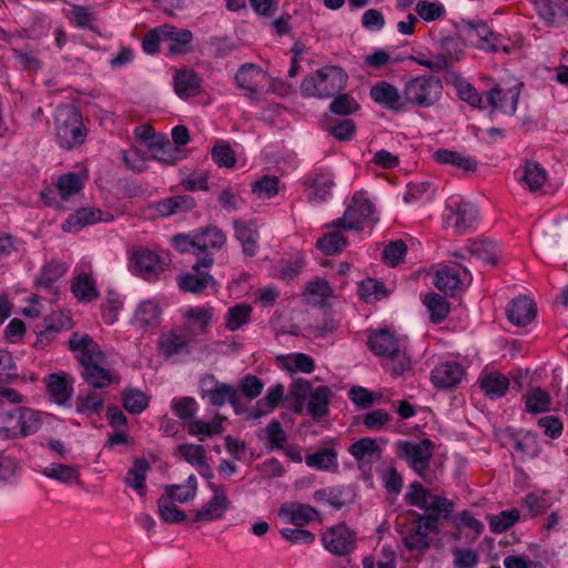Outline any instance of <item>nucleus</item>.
Returning a JSON list of instances; mask_svg holds the SVG:
<instances>
[{
    "label": "nucleus",
    "instance_id": "obj_1",
    "mask_svg": "<svg viewBox=\"0 0 568 568\" xmlns=\"http://www.w3.org/2000/svg\"><path fill=\"white\" fill-rule=\"evenodd\" d=\"M68 347L80 365L81 378L91 388L102 389L120 383V376L109 367L106 354L89 334L72 333Z\"/></svg>",
    "mask_w": 568,
    "mask_h": 568
},
{
    "label": "nucleus",
    "instance_id": "obj_2",
    "mask_svg": "<svg viewBox=\"0 0 568 568\" xmlns=\"http://www.w3.org/2000/svg\"><path fill=\"white\" fill-rule=\"evenodd\" d=\"M434 521L432 516H419L415 510H408L396 519L395 530L407 550L425 552L430 547L429 534L437 532L430 526Z\"/></svg>",
    "mask_w": 568,
    "mask_h": 568
},
{
    "label": "nucleus",
    "instance_id": "obj_3",
    "mask_svg": "<svg viewBox=\"0 0 568 568\" xmlns=\"http://www.w3.org/2000/svg\"><path fill=\"white\" fill-rule=\"evenodd\" d=\"M55 141L61 149L72 150L84 143L88 130L80 110L72 104L59 105L54 114Z\"/></svg>",
    "mask_w": 568,
    "mask_h": 568
},
{
    "label": "nucleus",
    "instance_id": "obj_4",
    "mask_svg": "<svg viewBox=\"0 0 568 568\" xmlns=\"http://www.w3.org/2000/svg\"><path fill=\"white\" fill-rule=\"evenodd\" d=\"M347 82L348 74L343 68L325 65L303 79L301 92L304 97L326 99L343 91Z\"/></svg>",
    "mask_w": 568,
    "mask_h": 568
},
{
    "label": "nucleus",
    "instance_id": "obj_5",
    "mask_svg": "<svg viewBox=\"0 0 568 568\" xmlns=\"http://www.w3.org/2000/svg\"><path fill=\"white\" fill-rule=\"evenodd\" d=\"M443 83L438 77L418 75L407 81L403 89L405 106L408 104L427 109L439 101Z\"/></svg>",
    "mask_w": 568,
    "mask_h": 568
},
{
    "label": "nucleus",
    "instance_id": "obj_6",
    "mask_svg": "<svg viewBox=\"0 0 568 568\" xmlns=\"http://www.w3.org/2000/svg\"><path fill=\"white\" fill-rule=\"evenodd\" d=\"M398 454L409 467L426 483L433 484L434 475L429 471V464L435 450V443L424 438L417 443L410 440L398 442Z\"/></svg>",
    "mask_w": 568,
    "mask_h": 568
},
{
    "label": "nucleus",
    "instance_id": "obj_7",
    "mask_svg": "<svg viewBox=\"0 0 568 568\" xmlns=\"http://www.w3.org/2000/svg\"><path fill=\"white\" fill-rule=\"evenodd\" d=\"M477 219L478 210L473 203L459 195L447 199L443 216L447 229H453L456 234H464L475 226Z\"/></svg>",
    "mask_w": 568,
    "mask_h": 568
},
{
    "label": "nucleus",
    "instance_id": "obj_8",
    "mask_svg": "<svg viewBox=\"0 0 568 568\" xmlns=\"http://www.w3.org/2000/svg\"><path fill=\"white\" fill-rule=\"evenodd\" d=\"M307 200L313 203L328 201L335 186V174L326 166H315L303 178Z\"/></svg>",
    "mask_w": 568,
    "mask_h": 568
},
{
    "label": "nucleus",
    "instance_id": "obj_9",
    "mask_svg": "<svg viewBox=\"0 0 568 568\" xmlns=\"http://www.w3.org/2000/svg\"><path fill=\"white\" fill-rule=\"evenodd\" d=\"M374 213L373 203L365 196L364 192H355L344 215L332 222L333 227L359 231L365 222L369 221Z\"/></svg>",
    "mask_w": 568,
    "mask_h": 568
},
{
    "label": "nucleus",
    "instance_id": "obj_10",
    "mask_svg": "<svg viewBox=\"0 0 568 568\" xmlns=\"http://www.w3.org/2000/svg\"><path fill=\"white\" fill-rule=\"evenodd\" d=\"M462 34L477 49L496 53L500 50L509 52L506 45L501 47L499 37L483 20L463 21Z\"/></svg>",
    "mask_w": 568,
    "mask_h": 568
},
{
    "label": "nucleus",
    "instance_id": "obj_11",
    "mask_svg": "<svg viewBox=\"0 0 568 568\" xmlns=\"http://www.w3.org/2000/svg\"><path fill=\"white\" fill-rule=\"evenodd\" d=\"M200 386L202 396L207 397L212 406L222 407L226 403H230L235 413H240L241 399L234 386L219 382L214 375L202 377Z\"/></svg>",
    "mask_w": 568,
    "mask_h": 568
},
{
    "label": "nucleus",
    "instance_id": "obj_12",
    "mask_svg": "<svg viewBox=\"0 0 568 568\" xmlns=\"http://www.w3.org/2000/svg\"><path fill=\"white\" fill-rule=\"evenodd\" d=\"M524 83H517L509 88H504L496 83L486 92V105L490 108V112H500L506 115H515Z\"/></svg>",
    "mask_w": 568,
    "mask_h": 568
},
{
    "label": "nucleus",
    "instance_id": "obj_13",
    "mask_svg": "<svg viewBox=\"0 0 568 568\" xmlns=\"http://www.w3.org/2000/svg\"><path fill=\"white\" fill-rule=\"evenodd\" d=\"M213 257L211 254L197 257V261L193 265L195 273H184L178 277V286L181 291L201 294L209 285H215L214 277L209 272L200 271L201 267H210L213 265Z\"/></svg>",
    "mask_w": 568,
    "mask_h": 568
},
{
    "label": "nucleus",
    "instance_id": "obj_14",
    "mask_svg": "<svg viewBox=\"0 0 568 568\" xmlns=\"http://www.w3.org/2000/svg\"><path fill=\"white\" fill-rule=\"evenodd\" d=\"M322 542L329 552L347 556L356 547V534L345 523H339L323 532Z\"/></svg>",
    "mask_w": 568,
    "mask_h": 568
},
{
    "label": "nucleus",
    "instance_id": "obj_15",
    "mask_svg": "<svg viewBox=\"0 0 568 568\" xmlns=\"http://www.w3.org/2000/svg\"><path fill=\"white\" fill-rule=\"evenodd\" d=\"M371 99L382 105L384 109L393 112H403L406 110L404 94L387 81H378L369 90Z\"/></svg>",
    "mask_w": 568,
    "mask_h": 568
},
{
    "label": "nucleus",
    "instance_id": "obj_16",
    "mask_svg": "<svg viewBox=\"0 0 568 568\" xmlns=\"http://www.w3.org/2000/svg\"><path fill=\"white\" fill-rule=\"evenodd\" d=\"M213 497L196 513L194 521H211L223 516L230 507V500L225 494L224 486L209 481Z\"/></svg>",
    "mask_w": 568,
    "mask_h": 568
},
{
    "label": "nucleus",
    "instance_id": "obj_17",
    "mask_svg": "<svg viewBox=\"0 0 568 568\" xmlns=\"http://www.w3.org/2000/svg\"><path fill=\"white\" fill-rule=\"evenodd\" d=\"M135 271L146 281H154L165 270L162 257L150 250H138L132 256Z\"/></svg>",
    "mask_w": 568,
    "mask_h": 568
},
{
    "label": "nucleus",
    "instance_id": "obj_18",
    "mask_svg": "<svg viewBox=\"0 0 568 568\" xmlns=\"http://www.w3.org/2000/svg\"><path fill=\"white\" fill-rule=\"evenodd\" d=\"M540 20L548 27L558 28L568 21V7L556 0H530Z\"/></svg>",
    "mask_w": 568,
    "mask_h": 568
},
{
    "label": "nucleus",
    "instance_id": "obj_19",
    "mask_svg": "<svg viewBox=\"0 0 568 568\" xmlns=\"http://www.w3.org/2000/svg\"><path fill=\"white\" fill-rule=\"evenodd\" d=\"M234 235L242 245L243 254L247 257H253L258 252L260 232L255 222L243 221L240 219L233 220Z\"/></svg>",
    "mask_w": 568,
    "mask_h": 568
},
{
    "label": "nucleus",
    "instance_id": "obj_20",
    "mask_svg": "<svg viewBox=\"0 0 568 568\" xmlns=\"http://www.w3.org/2000/svg\"><path fill=\"white\" fill-rule=\"evenodd\" d=\"M464 374L465 371L460 364L456 362H445L432 371L430 379L436 388L449 389L460 383Z\"/></svg>",
    "mask_w": 568,
    "mask_h": 568
},
{
    "label": "nucleus",
    "instance_id": "obj_21",
    "mask_svg": "<svg viewBox=\"0 0 568 568\" xmlns=\"http://www.w3.org/2000/svg\"><path fill=\"white\" fill-rule=\"evenodd\" d=\"M234 79L239 88L247 91L248 97H254L262 89L266 73L257 64L244 63L235 73Z\"/></svg>",
    "mask_w": 568,
    "mask_h": 568
},
{
    "label": "nucleus",
    "instance_id": "obj_22",
    "mask_svg": "<svg viewBox=\"0 0 568 568\" xmlns=\"http://www.w3.org/2000/svg\"><path fill=\"white\" fill-rule=\"evenodd\" d=\"M280 516L297 527H303L315 520L322 521L320 511L308 504L293 503L291 505H282Z\"/></svg>",
    "mask_w": 568,
    "mask_h": 568
},
{
    "label": "nucleus",
    "instance_id": "obj_23",
    "mask_svg": "<svg viewBox=\"0 0 568 568\" xmlns=\"http://www.w3.org/2000/svg\"><path fill=\"white\" fill-rule=\"evenodd\" d=\"M186 321L184 332L190 336L202 335L207 331L213 318V307L210 305L190 307L184 313Z\"/></svg>",
    "mask_w": 568,
    "mask_h": 568
},
{
    "label": "nucleus",
    "instance_id": "obj_24",
    "mask_svg": "<svg viewBox=\"0 0 568 568\" xmlns=\"http://www.w3.org/2000/svg\"><path fill=\"white\" fill-rule=\"evenodd\" d=\"M196 206L193 196L183 194L169 196L151 205V209L158 216L168 217L174 214L192 211Z\"/></svg>",
    "mask_w": 568,
    "mask_h": 568
},
{
    "label": "nucleus",
    "instance_id": "obj_25",
    "mask_svg": "<svg viewBox=\"0 0 568 568\" xmlns=\"http://www.w3.org/2000/svg\"><path fill=\"white\" fill-rule=\"evenodd\" d=\"M447 83H450L455 87L457 95L460 100L466 102L471 108L478 110H485L486 99L477 91V89L464 79L460 74L452 72L448 74Z\"/></svg>",
    "mask_w": 568,
    "mask_h": 568
},
{
    "label": "nucleus",
    "instance_id": "obj_26",
    "mask_svg": "<svg viewBox=\"0 0 568 568\" xmlns=\"http://www.w3.org/2000/svg\"><path fill=\"white\" fill-rule=\"evenodd\" d=\"M368 348L379 357H388L400 348L399 341L389 329L372 332L367 341Z\"/></svg>",
    "mask_w": 568,
    "mask_h": 568
},
{
    "label": "nucleus",
    "instance_id": "obj_27",
    "mask_svg": "<svg viewBox=\"0 0 568 568\" xmlns=\"http://www.w3.org/2000/svg\"><path fill=\"white\" fill-rule=\"evenodd\" d=\"M537 308L532 300L520 295L511 300L507 307L508 320L517 326H526L536 317Z\"/></svg>",
    "mask_w": 568,
    "mask_h": 568
},
{
    "label": "nucleus",
    "instance_id": "obj_28",
    "mask_svg": "<svg viewBox=\"0 0 568 568\" xmlns=\"http://www.w3.org/2000/svg\"><path fill=\"white\" fill-rule=\"evenodd\" d=\"M462 275L467 277V271L460 265L452 264L444 266L436 273L435 286L444 293L453 294L464 284Z\"/></svg>",
    "mask_w": 568,
    "mask_h": 568
},
{
    "label": "nucleus",
    "instance_id": "obj_29",
    "mask_svg": "<svg viewBox=\"0 0 568 568\" xmlns=\"http://www.w3.org/2000/svg\"><path fill=\"white\" fill-rule=\"evenodd\" d=\"M103 212L94 207H82L71 213L62 223L61 229L68 233H75L83 227L102 221Z\"/></svg>",
    "mask_w": 568,
    "mask_h": 568
},
{
    "label": "nucleus",
    "instance_id": "obj_30",
    "mask_svg": "<svg viewBox=\"0 0 568 568\" xmlns=\"http://www.w3.org/2000/svg\"><path fill=\"white\" fill-rule=\"evenodd\" d=\"M173 80L174 91L181 99L195 97L201 92L202 79L193 70H178Z\"/></svg>",
    "mask_w": 568,
    "mask_h": 568
},
{
    "label": "nucleus",
    "instance_id": "obj_31",
    "mask_svg": "<svg viewBox=\"0 0 568 568\" xmlns=\"http://www.w3.org/2000/svg\"><path fill=\"white\" fill-rule=\"evenodd\" d=\"M333 390L328 386H318L314 388L306 405L308 415L314 420H320L329 414V402Z\"/></svg>",
    "mask_w": 568,
    "mask_h": 568
},
{
    "label": "nucleus",
    "instance_id": "obj_32",
    "mask_svg": "<svg viewBox=\"0 0 568 568\" xmlns=\"http://www.w3.org/2000/svg\"><path fill=\"white\" fill-rule=\"evenodd\" d=\"M454 503L443 496L433 495L430 499L425 504V507H422L425 513L419 514V516H432L434 518V523H432V528L438 531L439 520L442 518L448 519L454 511Z\"/></svg>",
    "mask_w": 568,
    "mask_h": 568
},
{
    "label": "nucleus",
    "instance_id": "obj_33",
    "mask_svg": "<svg viewBox=\"0 0 568 568\" xmlns=\"http://www.w3.org/2000/svg\"><path fill=\"white\" fill-rule=\"evenodd\" d=\"M197 257L204 256L209 248L220 250L226 241L225 234L216 226L195 231Z\"/></svg>",
    "mask_w": 568,
    "mask_h": 568
},
{
    "label": "nucleus",
    "instance_id": "obj_34",
    "mask_svg": "<svg viewBox=\"0 0 568 568\" xmlns=\"http://www.w3.org/2000/svg\"><path fill=\"white\" fill-rule=\"evenodd\" d=\"M479 387L490 399L503 397L509 388V379L499 372L481 375L478 379Z\"/></svg>",
    "mask_w": 568,
    "mask_h": 568
},
{
    "label": "nucleus",
    "instance_id": "obj_35",
    "mask_svg": "<svg viewBox=\"0 0 568 568\" xmlns=\"http://www.w3.org/2000/svg\"><path fill=\"white\" fill-rule=\"evenodd\" d=\"M433 158L437 163L452 165L464 172L477 170V161L473 156H466L457 151L438 149L434 152Z\"/></svg>",
    "mask_w": 568,
    "mask_h": 568
},
{
    "label": "nucleus",
    "instance_id": "obj_36",
    "mask_svg": "<svg viewBox=\"0 0 568 568\" xmlns=\"http://www.w3.org/2000/svg\"><path fill=\"white\" fill-rule=\"evenodd\" d=\"M47 388L52 399L59 404H65L73 394V387L65 373H52L48 376Z\"/></svg>",
    "mask_w": 568,
    "mask_h": 568
},
{
    "label": "nucleus",
    "instance_id": "obj_37",
    "mask_svg": "<svg viewBox=\"0 0 568 568\" xmlns=\"http://www.w3.org/2000/svg\"><path fill=\"white\" fill-rule=\"evenodd\" d=\"M548 180V173L545 168L536 161H526L523 166L520 182L525 184L530 192L539 191Z\"/></svg>",
    "mask_w": 568,
    "mask_h": 568
},
{
    "label": "nucleus",
    "instance_id": "obj_38",
    "mask_svg": "<svg viewBox=\"0 0 568 568\" xmlns=\"http://www.w3.org/2000/svg\"><path fill=\"white\" fill-rule=\"evenodd\" d=\"M104 398L93 390L80 392L75 398V412L85 416H100Z\"/></svg>",
    "mask_w": 568,
    "mask_h": 568
},
{
    "label": "nucleus",
    "instance_id": "obj_39",
    "mask_svg": "<svg viewBox=\"0 0 568 568\" xmlns=\"http://www.w3.org/2000/svg\"><path fill=\"white\" fill-rule=\"evenodd\" d=\"M68 19L78 29H87L100 34L97 26V16L88 6L72 4Z\"/></svg>",
    "mask_w": 568,
    "mask_h": 568
},
{
    "label": "nucleus",
    "instance_id": "obj_40",
    "mask_svg": "<svg viewBox=\"0 0 568 568\" xmlns=\"http://www.w3.org/2000/svg\"><path fill=\"white\" fill-rule=\"evenodd\" d=\"M305 464L317 470H336L337 464V452L334 447H324L313 454H308L305 457Z\"/></svg>",
    "mask_w": 568,
    "mask_h": 568
},
{
    "label": "nucleus",
    "instance_id": "obj_41",
    "mask_svg": "<svg viewBox=\"0 0 568 568\" xmlns=\"http://www.w3.org/2000/svg\"><path fill=\"white\" fill-rule=\"evenodd\" d=\"M189 336L186 332L178 333L174 331L163 334L159 341L161 352L166 357L181 354L184 351L187 352Z\"/></svg>",
    "mask_w": 568,
    "mask_h": 568
},
{
    "label": "nucleus",
    "instance_id": "obj_42",
    "mask_svg": "<svg viewBox=\"0 0 568 568\" xmlns=\"http://www.w3.org/2000/svg\"><path fill=\"white\" fill-rule=\"evenodd\" d=\"M149 469L150 463L144 457L135 458L124 478L125 484L135 489L141 496L145 494V475Z\"/></svg>",
    "mask_w": 568,
    "mask_h": 568
},
{
    "label": "nucleus",
    "instance_id": "obj_43",
    "mask_svg": "<svg viewBox=\"0 0 568 568\" xmlns=\"http://www.w3.org/2000/svg\"><path fill=\"white\" fill-rule=\"evenodd\" d=\"M284 389L282 384H275L270 387L265 397L256 402L251 416L260 418L275 409L284 397Z\"/></svg>",
    "mask_w": 568,
    "mask_h": 568
},
{
    "label": "nucleus",
    "instance_id": "obj_44",
    "mask_svg": "<svg viewBox=\"0 0 568 568\" xmlns=\"http://www.w3.org/2000/svg\"><path fill=\"white\" fill-rule=\"evenodd\" d=\"M170 30H166L169 33L168 41L169 44V53L173 55L185 54L191 51L190 44L193 40V33L189 29H178L171 24H165Z\"/></svg>",
    "mask_w": 568,
    "mask_h": 568
},
{
    "label": "nucleus",
    "instance_id": "obj_45",
    "mask_svg": "<svg viewBox=\"0 0 568 568\" xmlns=\"http://www.w3.org/2000/svg\"><path fill=\"white\" fill-rule=\"evenodd\" d=\"M121 399L124 409L132 415H139L143 413L150 403V399L145 393L133 387L124 388L121 394Z\"/></svg>",
    "mask_w": 568,
    "mask_h": 568
},
{
    "label": "nucleus",
    "instance_id": "obj_46",
    "mask_svg": "<svg viewBox=\"0 0 568 568\" xmlns=\"http://www.w3.org/2000/svg\"><path fill=\"white\" fill-rule=\"evenodd\" d=\"M440 52L437 55H443L447 62V70L456 61H459L464 53V41L459 36L444 37L438 41Z\"/></svg>",
    "mask_w": 568,
    "mask_h": 568
},
{
    "label": "nucleus",
    "instance_id": "obj_47",
    "mask_svg": "<svg viewBox=\"0 0 568 568\" xmlns=\"http://www.w3.org/2000/svg\"><path fill=\"white\" fill-rule=\"evenodd\" d=\"M253 307L246 303H240L229 308L224 321L227 329L234 332L250 323Z\"/></svg>",
    "mask_w": 568,
    "mask_h": 568
},
{
    "label": "nucleus",
    "instance_id": "obj_48",
    "mask_svg": "<svg viewBox=\"0 0 568 568\" xmlns=\"http://www.w3.org/2000/svg\"><path fill=\"white\" fill-rule=\"evenodd\" d=\"M424 304L429 312V318L434 324H440L449 314V303L446 297L432 292L425 295Z\"/></svg>",
    "mask_w": 568,
    "mask_h": 568
},
{
    "label": "nucleus",
    "instance_id": "obj_49",
    "mask_svg": "<svg viewBox=\"0 0 568 568\" xmlns=\"http://www.w3.org/2000/svg\"><path fill=\"white\" fill-rule=\"evenodd\" d=\"M71 291L74 297L82 302H91L99 295L94 280L91 275L84 273L74 278Z\"/></svg>",
    "mask_w": 568,
    "mask_h": 568
},
{
    "label": "nucleus",
    "instance_id": "obj_50",
    "mask_svg": "<svg viewBox=\"0 0 568 568\" xmlns=\"http://www.w3.org/2000/svg\"><path fill=\"white\" fill-rule=\"evenodd\" d=\"M489 528L494 534H501L511 528L520 519V510L510 508L500 511L497 515L488 516Z\"/></svg>",
    "mask_w": 568,
    "mask_h": 568
},
{
    "label": "nucleus",
    "instance_id": "obj_51",
    "mask_svg": "<svg viewBox=\"0 0 568 568\" xmlns=\"http://www.w3.org/2000/svg\"><path fill=\"white\" fill-rule=\"evenodd\" d=\"M54 184L59 192L60 200L64 202L79 193L83 187L80 175L73 172L60 175Z\"/></svg>",
    "mask_w": 568,
    "mask_h": 568
},
{
    "label": "nucleus",
    "instance_id": "obj_52",
    "mask_svg": "<svg viewBox=\"0 0 568 568\" xmlns=\"http://www.w3.org/2000/svg\"><path fill=\"white\" fill-rule=\"evenodd\" d=\"M525 402L526 410L531 414H539L549 410L550 407V396L549 394L541 389L540 387H536L530 392L526 393L523 396Z\"/></svg>",
    "mask_w": 568,
    "mask_h": 568
},
{
    "label": "nucleus",
    "instance_id": "obj_53",
    "mask_svg": "<svg viewBox=\"0 0 568 568\" xmlns=\"http://www.w3.org/2000/svg\"><path fill=\"white\" fill-rule=\"evenodd\" d=\"M19 430L21 437H27L37 433L41 425L42 418L39 412L28 408V407H19Z\"/></svg>",
    "mask_w": 568,
    "mask_h": 568
},
{
    "label": "nucleus",
    "instance_id": "obj_54",
    "mask_svg": "<svg viewBox=\"0 0 568 568\" xmlns=\"http://www.w3.org/2000/svg\"><path fill=\"white\" fill-rule=\"evenodd\" d=\"M175 500V496H169L166 487L164 494L158 500V507L161 518L166 523H182L185 520L186 515L183 510L179 509L171 503Z\"/></svg>",
    "mask_w": 568,
    "mask_h": 568
},
{
    "label": "nucleus",
    "instance_id": "obj_55",
    "mask_svg": "<svg viewBox=\"0 0 568 568\" xmlns=\"http://www.w3.org/2000/svg\"><path fill=\"white\" fill-rule=\"evenodd\" d=\"M19 407L0 412V436L3 438H20Z\"/></svg>",
    "mask_w": 568,
    "mask_h": 568
},
{
    "label": "nucleus",
    "instance_id": "obj_56",
    "mask_svg": "<svg viewBox=\"0 0 568 568\" xmlns=\"http://www.w3.org/2000/svg\"><path fill=\"white\" fill-rule=\"evenodd\" d=\"M44 476L58 481L69 484L77 480L80 476L79 470L69 465L52 463L43 469Z\"/></svg>",
    "mask_w": 568,
    "mask_h": 568
},
{
    "label": "nucleus",
    "instance_id": "obj_57",
    "mask_svg": "<svg viewBox=\"0 0 568 568\" xmlns=\"http://www.w3.org/2000/svg\"><path fill=\"white\" fill-rule=\"evenodd\" d=\"M346 245L345 236L338 232H329L320 237L316 242V246L325 254V255H334L339 253Z\"/></svg>",
    "mask_w": 568,
    "mask_h": 568
},
{
    "label": "nucleus",
    "instance_id": "obj_58",
    "mask_svg": "<svg viewBox=\"0 0 568 568\" xmlns=\"http://www.w3.org/2000/svg\"><path fill=\"white\" fill-rule=\"evenodd\" d=\"M170 30L165 24L149 30L142 39L143 51L148 54H155L160 51V42L168 41Z\"/></svg>",
    "mask_w": 568,
    "mask_h": 568
},
{
    "label": "nucleus",
    "instance_id": "obj_59",
    "mask_svg": "<svg viewBox=\"0 0 568 568\" xmlns=\"http://www.w3.org/2000/svg\"><path fill=\"white\" fill-rule=\"evenodd\" d=\"M211 155L213 161L220 168H233L236 163L235 152L232 150L229 142L220 141L217 142L211 151Z\"/></svg>",
    "mask_w": 568,
    "mask_h": 568
},
{
    "label": "nucleus",
    "instance_id": "obj_60",
    "mask_svg": "<svg viewBox=\"0 0 568 568\" xmlns=\"http://www.w3.org/2000/svg\"><path fill=\"white\" fill-rule=\"evenodd\" d=\"M471 252L487 264L497 265L499 262V247L493 240L486 239L477 243Z\"/></svg>",
    "mask_w": 568,
    "mask_h": 568
},
{
    "label": "nucleus",
    "instance_id": "obj_61",
    "mask_svg": "<svg viewBox=\"0 0 568 568\" xmlns=\"http://www.w3.org/2000/svg\"><path fill=\"white\" fill-rule=\"evenodd\" d=\"M160 307L155 302L144 301L140 303L136 312L135 320L142 326H152L159 322Z\"/></svg>",
    "mask_w": 568,
    "mask_h": 568
},
{
    "label": "nucleus",
    "instance_id": "obj_62",
    "mask_svg": "<svg viewBox=\"0 0 568 568\" xmlns=\"http://www.w3.org/2000/svg\"><path fill=\"white\" fill-rule=\"evenodd\" d=\"M348 453L357 460L362 462L366 456L379 454L377 442L371 437H363L354 442L348 447Z\"/></svg>",
    "mask_w": 568,
    "mask_h": 568
},
{
    "label": "nucleus",
    "instance_id": "obj_63",
    "mask_svg": "<svg viewBox=\"0 0 568 568\" xmlns=\"http://www.w3.org/2000/svg\"><path fill=\"white\" fill-rule=\"evenodd\" d=\"M358 294L365 302L374 300H381L387 295L385 284L375 278L367 277L359 283Z\"/></svg>",
    "mask_w": 568,
    "mask_h": 568
},
{
    "label": "nucleus",
    "instance_id": "obj_64",
    "mask_svg": "<svg viewBox=\"0 0 568 568\" xmlns=\"http://www.w3.org/2000/svg\"><path fill=\"white\" fill-rule=\"evenodd\" d=\"M172 412L183 422L191 420L197 410V403L193 397L184 396L172 400Z\"/></svg>",
    "mask_w": 568,
    "mask_h": 568
}]
</instances>
